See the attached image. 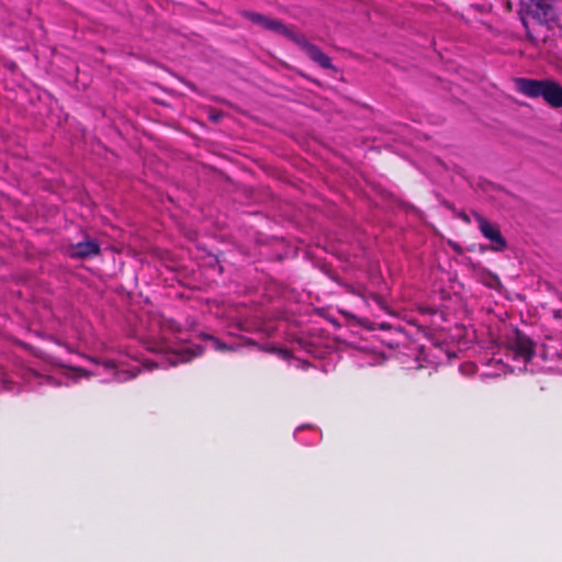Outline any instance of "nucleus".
I'll use <instances>...</instances> for the list:
<instances>
[{
	"instance_id": "obj_1",
	"label": "nucleus",
	"mask_w": 562,
	"mask_h": 562,
	"mask_svg": "<svg viewBox=\"0 0 562 562\" xmlns=\"http://www.w3.org/2000/svg\"><path fill=\"white\" fill-rule=\"evenodd\" d=\"M517 89L529 98H542L552 108L562 106V86L553 80L518 78Z\"/></svg>"
},
{
	"instance_id": "obj_2",
	"label": "nucleus",
	"mask_w": 562,
	"mask_h": 562,
	"mask_svg": "<svg viewBox=\"0 0 562 562\" xmlns=\"http://www.w3.org/2000/svg\"><path fill=\"white\" fill-rule=\"evenodd\" d=\"M509 348L515 352V359L521 358L525 362L531 361L535 356V341L524 331L516 328L508 339Z\"/></svg>"
},
{
	"instance_id": "obj_3",
	"label": "nucleus",
	"mask_w": 562,
	"mask_h": 562,
	"mask_svg": "<svg viewBox=\"0 0 562 562\" xmlns=\"http://www.w3.org/2000/svg\"><path fill=\"white\" fill-rule=\"evenodd\" d=\"M528 13L541 23L553 21L557 18L551 0H520Z\"/></svg>"
},
{
	"instance_id": "obj_4",
	"label": "nucleus",
	"mask_w": 562,
	"mask_h": 562,
	"mask_svg": "<svg viewBox=\"0 0 562 562\" xmlns=\"http://www.w3.org/2000/svg\"><path fill=\"white\" fill-rule=\"evenodd\" d=\"M245 16L254 24L260 26L263 30H268L279 34L286 33V27L276 19L267 18L257 12H245Z\"/></svg>"
},
{
	"instance_id": "obj_5",
	"label": "nucleus",
	"mask_w": 562,
	"mask_h": 562,
	"mask_svg": "<svg viewBox=\"0 0 562 562\" xmlns=\"http://www.w3.org/2000/svg\"><path fill=\"white\" fill-rule=\"evenodd\" d=\"M473 217L475 218L484 237H486L492 243L497 244V246H505V240L503 239L497 226L493 225L477 213H473Z\"/></svg>"
},
{
	"instance_id": "obj_6",
	"label": "nucleus",
	"mask_w": 562,
	"mask_h": 562,
	"mask_svg": "<svg viewBox=\"0 0 562 562\" xmlns=\"http://www.w3.org/2000/svg\"><path fill=\"white\" fill-rule=\"evenodd\" d=\"M101 248H66V256L72 259H90L100 255Z\"/></svg>"
},
{
	"instance_id": "obj_7",
	"label": "nucleus",
	"mask_w": 562,
	"mask_h": 562,
	"mask_svg": "<svg viewBox=\"0 0 562 562\" xmlns=\"http://www.w3.org/2000/svg\"><path fill=\"white\" fill-rule=\"evenodd\" d=\"M306 53L308 57L317 63L323 68H330L331 63L328 56L322 53L316 46L310 45L306 47Z\"/></svg>"
},
{
	"instance_id": "obj_8",
	"label": "nucleus",
	"mask_w": 562,
	"mask_h": 562,
	"mask_svg": "<svg viewBox=\"0 0 562 562\" xmlns=\"http://www.w3.org/2000/svg\"><path fill=\"white\" fill-rule=\"evenodd\" d=\"M336 281L347 293L357 295L367 302L368 294H367V289L363 285H361V284L353 285V284L344 282L341 280H336Z\"/></svg>"
},
{
	"instance_id": "obj_9",
	"label": "nucleus",
	"mask_w": 562,
	"mask_h": 562,
	"mask_svg": "<svg viewBox=\"0 0 562 562\" xmlns=\"http://www.w3.org/2000/svg\"><path fill=\"white\" fill-rule=\"evenodd\" d=\"M200 337L203 339V340H210L213 345V348L218 351V352H227V349H228V345L225 344L224 341L220 340L218 338H216L215 336L213 335H210V334H201Z\"/></svg>"
},
{
	"instance_id": "obj_10",
	"label": "nucleus",
	"mask_w": 562,
	"mask_h": 562,
	"mask_svg": "<svg viewBox=\"0 0 562 562\" xmlns=\"http://www.w3.org/2000/svg\"><path fill=\"white\" fill-rule=\"evenodd\" d=\"M262 350L272 352V353H278L280 357H282L283 359H286V360L292 358V352L286 348L267 347V348H262Z\"/></svg>"
},
{
	"instance_id": "obj_11",
	"label": "nucleus",
	"mask_w": 562,
	"mask_h": 562,
	"mask_svg": "<svg viewBox=\"0 0 562 562\" xmlns=\"http://www.w3.org/2000/svg\"><path fill=\"white\" fill-rule=\"evenodd\" d=\"M370 297L373 300L382 310L387 311V306L383 300V297L376 293H369L367 299Z\"/></svg>"
},
{
	"instance_id": "obj_12",
	"label": "nucleus",
	"mask_w": 562,
	"mask_h": 562,
	"mask_svg": "<svg viewBox=\"0 0 562 562\" xmlns=\"http://www.w3.org/2000/svg\"><path fill=\"white\" fill-rule=\"evenodd\" d=\"M485 284H486L487 286H490V288L495 289V288H497V286H499V285H501V280L498 279V277H497V276H495V274H490V276L487 277L486 281H485Z\"/></svg>"
},
{
	"instance_id": "obj_13",
	"label": "nucleus",
	"mask_w": 562,
	"mask_h": 562,
	"mask_svg": "<svg viewBox=\"0 0 562 562\" xmlns=\"http://www.w3.org/2000/svg\"><path fill=\"white\" fill-rule=\"evenodd\" d=\"M240 345L241 347H256L262 350L263 347H260L254 339L248 337H241L240 338Z\"/></svg>"
},
{
	"instance_id": "obj_14",
	"label": "nucleus",
	"mask_w": 562,
	"mask_h": 562,
	"mask_svg": "<svg viewBox=\"0 0 562 562\" xmlns=\"http://www.w3.org/2000/svg\"><path fill=\"white\" fill-rule=\"evenodd\" d=\"M75 246L81 247V246H98L93 240L85 239L81 241H78Z\"/></svg>"
},
{
	"instance_id": "obj_15",
	"label": "nucleus",
	"mask_w": 562,
	"mask_h": 562,
	"mask_svg": "<svg viewBox=\"0 0 562 562\" xmlns=\"http://www.w3.org/2000/svg\"><path fill=\"white\" fill-rule=\"evenodd\" d=\"M240 348H241L240 342L234 344V345H228L227 352L238 351Z\"/></svg>"
},
{
	"instance_id": "obj_16",
	"label": "nucleus",
	"mask_w": 562,
	"mask_h": 562,
	"mask_svg": "<svg viewBox=\"0 0 562 562\" xmlns=\"http://www.w3.org/2000/svg\"><path fill=\"white\" fill-rule=\"evenodd\" d=\"M378 328L381 330H389L391 328V325L389 323L382 322L378 324Z\"/></svg>"
},
{
	"instance_id": "obj_17",
	"label": "nucleus",
	"mask_w": 562,
	"mask_h": 562,
	"mask_svg": "<svg viewBox=\"0 0 562 562\" xmlns=\"http://www.w3.org/2000/svg\"><path fill=\"white\" fill-rule=\"evenodd\" d=\"M340 314L344 315L346 318L357 319V317L353 314H351L350 312L340 311Z\"/></svg>"
},
{
	"instance_id": "obj_18",
	"label": "nucleus",
	"mask_w": 562,
	"mask_h": 562,
	"mask_svg": "<svg viewBox=\"0 0 562 562\" xmlns=\"http://www.w3.org/2000/svg\"><path fill=\"white\" fill-rule=\"evenodd\" d=\"M460 217H461L464 222H468V223L471 221V220H470V216H469L468 214H465V213L460 214Z\"/></svg>"
},
{
	"instance_id": "obj_19",
	"label": "nucleus",
	"mask_w": 562,
	"mask_h": 562,
	"mask_svg": "<svg viewBox=\"0 0 562 562\" xmlns=\"http://www.w3.org/2000/svg\"><path fill=\"white\" fill-rule=\"evenodd\" d=\"M329 249L331 250L330 254L338 255L339 248L333 247V248H329Z\"/></svg>"
},
{
	"instance_id": "obj_20",
	"label": "nucleus",
	"mask_w": 562,
	"mask_h": 562,
	"mask_svg": "<svg viewBox=\"0 0 562 562\" xmlns=\"http://www.w3.org/2000/svg\"><path fill=\"white\" fill-rule=\"evenodd\" d=\"M148 349H150L151 351H158L159 350L158 348H151V347H149Z\"/></svg>"
},
{
	"instance_id": "obj_21",
	"label": "nucleus",
	"mask_w": 562,
	"mask_h": 562,
	"mask_svg": "<svg viewBox=\"0 0 562 562\" xmlns=\"http://www.w3.org/2000/svg\"><path fill=\"white\" fill-rule=\"evenodd\" d=\"M157 366L155 363H153L150 367H148L149 369H153V368H156Z\"/></svg>"
},
{
	"instance_id": "obj_22",
	"label": "nucleus",
	"mask_w": 562,
	"mask_h": 562,
	"mask_svg": "<svg viewBox=\"0 0 562 562\" xmlns=\"http://www.w3.org/2000/svg\"><path fill=\"white\" fill-rule=\"evenodd\" d=\"M135 376H136V373H133V374H131V376H130V378H131V379H133V378H135Z\"/></svg>"
},
{
	"instance_id": "obj_23",
	"label": "nucleus",
	"mask_w": 562,
	"mask_h": 562,
	"mask_svg": "<svg viewBox=\"0 0 562 562\" xmlns=\"http://www.w3.org/2000/svg\"><path fill=\"white\" fill-rule=\"evenodd\" d=\"M493 250H501L502 248H498V247H495V248H492Z\"/></svg>"
}]
</instances>
